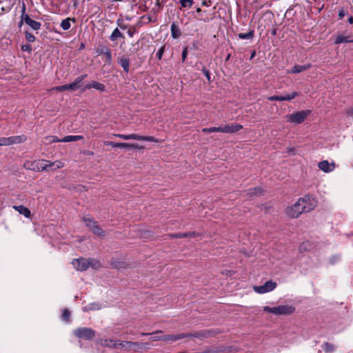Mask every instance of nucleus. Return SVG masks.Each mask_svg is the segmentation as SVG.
<instances>
[{
    "mask_svg": "<svg viewBox=\"0 0 353 353\" xmlns=\"http://www.w3.org/2000/svg\"><path fill=\"white\" fill-rule=\"evenodd\" d=\"M68 85L70 90H76L80 87V85H77L74 82L69 83Z\"/></svg>",
    "mask_w": 353,
    "mask_h": 353,
    "instance_id": "obj_60",
    "label": "nucleus"
},
{
    "mask_svg": "<svg viewBox=\"0 0 353 353\" xmlns=\"http://www.w3.org/2000/svg\"><path fill=\"white\" fill-rule=\"evenodd\" d=\"M345 114L347 116L353 117V107L347 109L345 110Z\"/></svg>",
    "mask_w": 353,
    "mask_h": 353,
    "instance_id": "obj_61",
    "label": "nucleus"
},
{
    "mask_svg": "<svg viewBox=\"0 0 353 353\" xmlns=\"http://www.w3.org/2000/svg\"><path fill=\"white\" fill-rule=\"evenodd\" d=\"M150 341H163V335L160 336H154L150 337Z\"/></svg>",
    "mask_w": 353,
    "mask_h": 353,
    "instance_id": "obj_57",
    "label": "nucleus"
},
{
    "mask_svg": "<svg viewBox=\"0 0 353 353\" xmlns=\"http://www.w3.org/2000/svg\"><path fill=\"white\" fill-rule=\"evenodd\" d=\"M97 52L98 54H103L105 57V61L108 64H110L112 62V52L111 50L105 46H100L97 49Z\"/></svg>",
    "mask_w": 353,
    "mask_h": 353,
    "instance_id": "obj_16",
    "label": "nucleus"
},
{
    "mask_svg": "<svg viewBox=\"0 0 353 353\" xmlns=\"http://www.w3.org/2000/svg\"><path fill=\"white\" fill-rule=\"evenodd\" d=\"M139 235L141 238L148 239L153 236V232L149 230H141Z\"/></svg>",
    "mask_w": 353,
    "mask_h": 353,
    "instance_id": "obj_42",
    "label": "nucleus"
},
{
    "mask_svg": "<svg viewBox=\"0 0 353 353\" xmlns=\"http://www.w3.org/2000/svg\"><path fill=\"white\" fill-rule=\"evenodd\" d=\"M112 265L116 268H125L126 264L125 262H123V261H114V262H112Z\"/></svg>",
    "mask_w": 353,
    "mask_h": 353,
    "instance_id": "obj_50",
    "label": "nucleus"
},
{
    "mask_svg": "<svg viewBox=\"0 0 353 353\" xmlns=\"http://www.w3.org/2000/svg\"><path fill=\"white\" fill-rule=\"evenodd\" d=\"M72 264L74 267V268L78 271H85L88 268V259L80 257L79 259H74L72 261Z\"/></svg>",
    "mask_w": 353,
    "mask_h": 353,
    "instance_id": "obj_12",
    "label": "nucleus"
},
{
    "mask_svg": "<svg viewBox=\"0 0 353 353\" xmlns=\"http://www.w3.org/2000/svg\"><path fill=\"white\" fill-rule=\"evenodd\" d=\"M237 36L240 39L252 40L254 36V31L253 30H249L247 33H239Z\"/></svg>",
    "mask_w": 353,
    "mask_h": 353,
    "instance_id": "obj_30",
    "label": "nucleus"
},
{
    "mask_svg": "<svg viewBox=\"0 0 353 353\" xmlns=\"http://www.w3.org/2000/svg\"><path fill=\"white\" fill-rule=\"evenodd\" d=\"M46 165L47 166V170H48L49 168L54 167L53 170L60 169L63 168L64 163L61 162V161H50L46 160Z\"/></svg>",
    "mask_w": 353,
    "mask_h": 353,
    "instance_id": "obj_24",
    "label": "nucleus"
},
{
    "mask_svg": "<svg viewBox=\"0 0 353 353\" xmlns=\"http://www.w3.org/2000/svg\"><path fill=\"white\" fill-rule=\"evenodd\" d=\"M243 125L239 123H231L222 126V133L233 134L243 129Z\"/></svg>",
    "mask_w": 353,
    "mask_h": 353,
    "instance_id": "obj_14",
    "label": "nucleus"
},
{
    "mask_svg": "<svg viewBox=\"0 0 353 353\" xmlns=\"http://www.w3.org/2000/svg\"><path fill=\"white\" fill-rule=\"evenodd\" d=\"M25 23L29 26L34 30H39L41 28V24L40 22L32 19L29 15L23 17Z\"/></svg>",
    "mask_w": 353,
    "mask_h": 353,
    "instance_id": "obj_19",
    "label": "nucleus"
},
{
    "mask_svg": "<svg viewBox=\"0 0 353 353\" xmlns=\"http://www.w3.org/2000/svg\"><path fill=\"white\" fill-rule=\"evenodd\" d=\"M71 20H72L74 22L75 21L74 18H73V19L67 18V19L62 20V21L61 23V27L63 30H68L70 28V26H71L70 21Z\"/></svg>",
    "mask_w": 353,
    "mask_h": 353,
    "instance_id": "obj_35",
    "label": "nucleus"
},
{
    "mask_svg": "<svg viewBox=\"0 0 353 353\" xmlns=\"http://www.w3.org/2000/svg\"><path fill=\"white\" fill-rule=\"evenodd\" d=\"M187 55H188V48L184 47L183 49V51H182V54H181L182 62H185V61L186 60V58H187Z\"/></svg>",
    "mask_w": 353,
    "mask_h": 353,
    "instance_id": "obj_54",
    "label": "nucleus"
},
{
    "mask_svg": "<svg viewBox=\"0 0 353 353\" xmlns=\"http://www.w3.org/2000/svg\"><path fill=\"white\" fill-rule=\"evenodd\" d=\"M150 348V345L149 343H141V342H134L133 350L134 352H138L143 349H149Z\"/></svg>",
    "mask_w": 353,
    "mask_h": 353,
    "instance_id": "obj_27",
    "label": "nucleus"
},
{
    "mask_svg": "<svg viewBox=\"0 0 353 353\" xmlns=\"http://www.w3.org/2000/svg\"><path fill=\"white\" fill-rule=\"evenodd\" d=\"M12 208L19 214H23L26 218H30L31 216L30 210L23 205H14Z\"/></svg>",
    "mask_w": 353,
    "mask_h": 353,
    "instance_id": "obj_22",
    "label": "nucleus"
},
{
    "mask_svg": "<svg viewBox=\"0 0 353 353\" xmlns=\"http://www.w3.org/2000/svg\"><path fill=\"white\" fill-rule=\"evenodd\" d=\"M188 335H185V333L178 334H168L163 335V341H176L177 340L187 338Z\"/></svg>",
    "mask_w": 353,
    "mask_h": 353,
    "instance_id": "obj_20",
    "label": "nucleus"
},
{
    "mask_svg": "<svg viewBox=\"0 0 353 353\" xmlns=\"http://www.w3.org/2000/svg\"><path fill=\"white\" fill-rule=\"evenodd\" d=\"M185 335H188V337H194L198 339H205L208 338L212 335V331L210 330H202L199 332H196L194 333H185Z\"/></svg>",
    "mask_w": 353,
    "mask_h": 353,
    "instance_id": "obj_18",
    "label": "nucleus"
},
{
    "mask_svg": "<svg viewBox=\"0 0 353 353\" xmlns=\"http://www.w3.org/2000/svg\"><path fill=\"white\" fill-rule=\"evenodd\" d=\"M83 139V137L81 135H68L64 137L62 139V142H70V141H77L79 140Z\"/></svg>",
    "mask_w": 353,
    "mask_h": 353,
    "instance_id": "obj_32",
    "label": "nucleus"
},
{
    "mask_svg": "<svg viewBox=\"0 0 353 353\" xmlns=\"http://www.w3.org/2000/svg\"><path fill=\"white\" fill-rule=\"evenodd\" d=\"M87 77V74H82L78 77H77L73 81L77 85H80L79 84L82 82V81Z\"/></svg>",
    "mask_w": 353,
    "mask_h": 353,
    "instance_id": "obj_51",
    "label": "nucleus"
},
{
    "mask_svg": "<svg viewBox=\"0 0 353 353\" xmlns=\"http://www.w3.org/2000/svg\"><path fill=\"white\" fill-rule=\"evenodd\" d=\"M26 4L24 3H23L22 7H21V20L19 21V27H21L23 25V23H25V19H23V17L26 15H28V14H26Z\"/></svg>",
    "mask_w": 353,
    "mask_h": 353,
    "instance_id": "obj_40",
    "label": "nucleus"
},
{
    "mask_svg": "<svg viewBox=\"0 0 353 353\" xmlns=\"http://www.w3.org/2000/svg\"><path fill=\"white\" fill-rule=\"evenodd\" d=\"M113 137L120 138L123 140H138V141H146L154 143H162L163 141H161L154 137L152 136H142L137 134H113Z\"/></svg>",
    "mask_w": 353,
    "mask_h": 353,
    "instance_id": "obj_3",
    "label": "nucleus"
},
{
    "mask_svg": "<svg viewBox=\"0 0 353 353\" xmlns=\"http://www.w3.org/2000/svg\"><path fill=\"white\" fill-rule=\"evenodd\" d=\"M88 268H92L94 270L99 269L101 267V263L99 260L89 258L88 259Z\"/></svg>",
    "mask_w": 353,
    "mask_h": 353,
    "instance_id": "obj_29",
    "label": "nucleus"
},
{
    "mask_svg": "<svg viewBox=\"0 0 353 353\" xmlns=\"http://www.w3.org/2000/svg\"><path fill=\"white\" fill-rule=\"evenodd\" d=\"M181 34V32L179 27L173 23L171 25V35L174 39H178Z\"/></svg>",
    "mask_w": 353,
    "mask_h": 353,
    "instance_id": "obj_31",
    "label": "nucleus"
},
{
    "mask_svg": "<svg viewBox=\"0 0 353 353\" xmlns=\"http://www.w3.org/2000/svg\"><path fill=\"white\" fill-rule=\"evenodd\" d=\"M27 137L24 134L10 137H0V146H8L25 142Z\"/></svg>",
    "mask_w": 353,
    "mask_h": 353,
    "instance_id": "obj_7",
    "label": "nucleus"
},
{
    "mask_svg": "<svg viewBox=\"0 0 353 353\" xmlns=\"http://www.w3.org/2000/svg\"><path fill=\"white\" fill-rule=\"evenodd\" d=\"M91 88H94L101 92H103L105 91V86L101 83H99L96 81H92V82L88 83L85 87V89L88 90H90Z\"/></svg>",
    "mask_w": 353,
    "mask_h": 353,
    "instance_id": "obj_21",
    "label": "nucleus"
},
{
    "mask_svg": "<svg viewBox=\"0 0 353 353\" xmlns=\"http://www.w3.org/2000/svg\"><path fill=\"white\" fill-rule=\"evenodd\" d=\"M83 221L85 222V225L92 231L93 228H95L98 225V222L94 220L90 216H84Z\"/></svg>",
    "mask_w": 353,
    "mask_h": 353,
    "instance_id": "obj_23",
    "label": "nucleus"
},
{
    "mask_svg": "<svg viewBox=\"0 0 353 353\" xmlns=\"http://www.w3.org/2000/svg\"><path fill=\"white\" fill-rule=\"evenodd\" d=\"M21 50L23 52H28V53H32V48L30 44H23L21 46Z\"/></svg>",
    "mask_w": 353,
    "mask_h": 353,
    "instance_id": "obj_49",
    "label": "nucleus"
},
{
    "mask_svg": "<svg viewBox=\"0 0 353 353\" xmlns=\"http://www.w3.org/2000/svg\"><path fill=\"white\" fill-rule=\"evenodd\" d=\"M92 232L94 234L100 237H104L105 236V231L103 230L99 224L97 225L95 228H93Z\"/></svg>",
    "mask_w": 353,
    "mask_h": 353,
    "instance_id": "obj_34",
    "label": "nucleus"
},
{
    "mask_svg": "<svg viewBox=\"0 0 353 353\" xmlns=\"http://www.w3.org/2000/svg\"><path fill=\"white\" fill-rule=\"evenodd\" d=\"M24 34L28 42L32 43L36 41V37L29 31H25Z\"/></svg>",
    "mask_w": 353,
    "mask_h": 353,
    "instance_id": "obj_43",
    "label": "nucleus"
},
{
    "mask_svg": "<svg viewBox=\"0 0 353 353\" xmlns=\"http://www.w3.org/2000/svg\"><path fill=\"white\" fill-rule=\"evenodd\" d=\"M134 342L132 341H126V346L125 349L128 351L133 350Z\"/></svg>",
    "mask_w": 353,
    "mask_h": 353,
    "instance_id": "obj_56",
    "label": "nucleus"
},
{
    "mask_svg": "<svg viewBox=\"0 0 353 353\" xmlns=\"http://www.w3.org/2000/svg\"><path fill=\"white\" fill-rule=\"evenodd\" d=\"M353 0H333L332 10L338 12L339 19H342L352 10Z\"/></svg>",
    "mask_w": 353,
    "mask_h": 353,
    "instance_id": "obj_1",
    "label": "nucleus"
},
{
    "mask_svg": "<svg viewBox=\"0 0 353 353\" xmlns=\"http://www.w3.org/2000/svg\"><path fill=\"white\" fill-rule=\"evenodd\" d=\"M347 21L350 24H353V17L352 16H350L348 19H347Z\"/></svg>",
    "mask_w": 353,
    "mask_h": 353,
    "instance_id": "obj_64",
    "label": "nucleus"
},
{
    "mask_svg": "<svg viewBox=\"0 0 353 353\" xmlns=\"http://www.w3.org/2000/svg\"><path fill=\"white\" fill-rule=\"evenodd\" d=\"M161 333H163V332L161 330H157V331H155L154 332H152V333L141 332V336H148V335H154V334H161Z\"/></svg>",
    "mask_w": 353,
    "mask_h": 353,
    "instance_id": "obj_59",
    "label": "nucleus"
},
{
    "mask_svg": "<svg viewBox=\"0 0 353 353\" xmlns=\"http://www.w3.org/2000/svg\"><path fill=\"white\" fill-rule=\"evenodd\" d=\"M62 319L65 321H69L70 317V312L68 309H64L63 310L62 314Z\"/></svg>",
    "mask_w": 353,
    "mask_h": 353,
    "instance_id": "obj_45",
    "label": "nucleus"
},
{
    "mask_svg": "<svg viewBox=\"0 0 353 353\" xmlns=\"http://www.w3.org/2000/svg\"><path fill=\"white\" fill-rule=\"evenodd\" d=\"M74 334L77 337L85 340H91L96 335L94 330L88 327H79L74 331Z\"/></svg>",
    "mask_w": 353,
    "mask_h": 353,
    "instance_id": "obj_8",
    "label": "nucleus"
},
{
    "mask_svg": "<svg viewBox=\"0 0 353 353\" xmlns=\"http://www.w3.org/2000/svg\"><path fill=\"white\" fill-rule=\"evenodd\" d=\"M202 72H203V74L205 75V77L207 78L208 81L209 83H210L212 81H211L210 72L209 70H208L205 67H203L202 69Z\"/></svg>",
    "mask_w": 353,
    "mask_h": 353,
    "instance_id": "obj_52",
    "label": "nucleus"
},
{
    "mask_svg": "<svg viewBox=\"0 0 353 353\" xmlns=\"http://www.w3.org/2000/svg\"><path fill=\"white\" fill-rule=\"evenodd\" d=\"M212 132H222V126L211 127V133Z\"/></svg>",
    "mask_w": 353,
    "mask_h": 353,
    "instance_id": "obj_58",
    "label": "nucleus"
},
{
    "mask_svg": "<svg viewBox=\"0 0 353 353\" xmlns=\"http://www.w3.org/2000/svg\"><path fill=\"white\" fill-rule=\"evenodd\" d=\"M118 63L123 68L126 72H129L130 69V59L127 57H121L119 59Z\"/></svg>",
    "mask_w": 353,
    "mask_h": 353,
    "instance_id": "obj_28",
    "label": "nucleus"
},
{
    "mask_svg": "<svg viewBox=\"0 0 353 353\" xmlns=\"http://www.w3.org/2000/svg\"><path fill=\"white\" fill-rule=\"evenodd\" d=\"M203 133H211V128H205L202 129Z\"/></svg>",
    "mask_w": 353,
    "mask_h": 353,
    "instance_id": "obj_63",
    "label": "nucleus"
},
{
    "mask_svg": "<svg viewBox=\"0 0 353 353\" xmlns=\"http://www.w3.org/2000/svg\"><path fill=\"white\" fill-rule=\"evenodd\" d=\"M353 42V40H349L348 37L343 36L342 34L338 35L334 41L335 44H339L342 43Z\"/></svg>",
    "mask_w": 353,
    "mask_h": 353,
    "instance_id": "obj_36",
    "label": "nucleus"
},
{
    "mask_svg": "<svg viewBox=\"0 0 353 353\" xmlns=\"http://www.w3.org/2000/svg\"><path fill=\"white\" fill-rule=\"evenodd\" d=\"M318 168L323 172L327 173L333 171L336 165L334 162L330 163L327 160H324L318 163Z\"/></svg>",
    "mask_w": 353,
    "mask_h": 353,
    "instance_id": "obj_15",
    "label": "nucleus"
},
{
    "mask_svg": "<svg viewBox=\"0 0 353 353\" xmlns=\"http://www.w3.org/2000/svg\"><path fill=\"white\" fill-rule=\"evenodd\" d=\"M168 236L171 239H181V238H186V237H196L201 236V233L196 232H188L184 233H174V234H168Z\"/></svg>",
    "mask_w": 353,
    "mask_h": 353,
    "instance_id": "obj_17",
    "label": "nucleus"
},
{
    "mask_svg": "<svg viewBox=\"0 0 353 353\" xmlns=\"http://www.w3.org/2000/svg\"><path fill=\"white\" fill-rule=\"evenodd\" d=\"M125 346H126V341H120L119 348H121V349L125 348Z\"/></svg>",
    "mask_w": 353,
    "mask_h": 353,
    "instance_id": "obj_62",
    "label": "nucleus"
},
{
    "mask_svg": "<svg viewBox=\"0 0 353 353\" xmlns=\"http://www.w3.org/2000/svg\"><path fill=\"white\" fill-rule=\"evenodd\" d=\"M165 45H163L159 49V50L157 51V57L159 60H161L162 59V57H163V54L165 52Z\"/></svg>",
    "mask_w": 353,
    "mask_h": 353,
    "instance_id": "obj_46",
    "label": "nucleus"
},
{
    "mask_svg": "<svg viewBox=\"0 0 353 353\" xmlns=\"http://www.w3.org/2000/svg\"><path fill=\"white\" fill-rule=\"evenodd\" d=\"M263 192V190L260 187H254L253 188H250L248 190H246V194L249 196L250 197L256 196V195H261Z\"/></svg>",
    "mask_w": 353,
    "mask_h": 353,
    "instance_id": "obj_26",
    "label": "nucleus"
},
{
    "mask_svg": "<svg viewBox=\"0 0 353 353\" xmlns=\"http://www.w3.org/2000/svg\"><path fill=\"white\" fill-rule=\"evenodd\" d=\"M311 114V110H301L286 116L287 121L294 124H301Z\"/></svg>",
    "mask_w": 353,
    "mask_h": 353,
    "instance_id": "obj_5",
    "label": "nucleus"
},
{
    "mask_svg": "<svg viewBox=\"0 0 353 353\" xmlns=\"http://www.w3.org/2000/svg\"><path fill=\"white\" fill-rule=\"evenodd\" d=\"M193 3V0H180L179 3L181 6L180 9H181L182 8H190L192 7Z\"/></svg>",
    "mask_w": 353,
    "mask_h": 353,
    "instance_id": "obj_38",
    "label": "nucleus"
},
{
    "mask_svg": "<svg viewBox=\"0 0 353 353\" xmlns=\"http://www.w3.org/2000/svg\"><path fill=\"white\" fill-rule=\"evenodd\" d=\"M263 311L268 313L273 314L276 316L290 315L295 311V307L291 305H279L276 307H263Z\"/></svg>",
    "mask_w": 353,
    "mask_h": 353,
    "instance_id": "obj_2",
    "label": "nucleus"
},
{
    "mask_svg": "<svg viewBox=\"0 0 353 353\" xmlns=\"http://www.w3.org/2000/svg\"><path fill=\"white\" fill-rule=\"evenodd\" d=\"M45 163V159L26 161L23 163V168L26 170H32L34 172H40L43 170L47 171V166Z\"/></svg>",
    "mask_w": 353,
    "mask_h": 353,
    "instance_id": "obj_6",
    "label": "nucleus"
},
{
    "mask_svg": "<svg viewBox=\"0 0 353 353\" xmlns=\"http://www.w3.org/2000/svg\"><path fill=\"white\" fill-rule=\"evenodd\" d=\"M301 199H302L303 201L301 203L305 212H309L313 210L317 205L316 200L309 195H305L303 197H301Z\"/></svg>",
    "mask_w": 353,
    "mask_h": 353,
    "instance_id": "obj_10",
    "label": "nucleus"
},
{
    "mask_svg": "<svg viewBox=\"0 0 353 353\" xmlns=\"http://www.w3.org/2000/svg\"><path fill=\"white\" fill-rule=\"evenodd\" d=\"M101 308V305L99 303H90L87 306L83 307V311L88 312L90 310H99Z\"/></svg>",
    "mask_w": 353,
    "mask_h": 353,
    "instance_id": "obj_37",
    "label": "nucleus"
},
{
    "mask_svg": "<svg viewBox=\"0 0 353 353\" xmlns=\"http://www.w3.org/2000/svg\"><path fill=\"white\" fill-rule=\"evenodd\" d=\"M52 90H55L56 91H58V92H63L65 90H70V88H69L68 84H65V85L55 87V88H52Z\"/></svg>",
    "mask_w": 353,
    "mask_h": 353,
    "instance_id": "obj_47",
    "label": "nucleus"
},
{
    "mask_svg": "<svg viewBox=\"0 0 353 353\" xmlns=\"http://www.w3.org/2000/svg\"><path fill=\"white\" fill-rule=\"evenodd\" d=\"M276 287V283L270 280L266 281L263 285H255L253 287V290L258 294H265L274 290Z\"/></svg>",
    "mask_w": 353,
    "mask_h": 353,
    "instance_id": "obj_9",
    "label": "nucleus"
},
{
    "mask_svg": "<svg viewBox=\"0 0 353 353\" xmlns=\"http://www.w3.org/2000/svg\"><path fill=\"white\" fill-rule=\"evenodd\" d=\"M50 143H58L62 142L61 139H59L57 136H48L46 137Z\"/></svg>",
    "mask_w": 353,
    "mask_h": 353,
    "instance_id": "obj_48",
    "label": "nucleus"
},
{
    "mask_svg": "<svg viewBox=\"0 0 353 353\" xmlns=\"http://www.w3.org/2000/svg\"><path fill=\"white\" fill-rule=\"evenodd\" d=\"M117 23L122 30H125L127 28V26L124 24L123 19H117Z\"/></svg>",
    "mask_w": 353,
    "mask_h": 353,
    "instance_id": "obj_53",
    "label": "nucleus"
},
{
    "mask_svg": "<svg viewBox=\"0 0 353 353\" xmlns=\"http://www.w3.org/2000/svg\"><path fill=\"white\" fill-rule=\"evenodd\" d=\"M299 93L298 92H292L290 94H285V96L273 95L268 97V99L270 101H291L295 97H298Z\"/></svg>",
    "mask_w": 353,
    "mask_h": 353,
    "instance_id": "obj_13",
    "label": "nucleus"
},
{
    "mask_svg": "<svg viewBox=\"0 0 353 353\" xmlns=\"http://www.w3.org/2000/svg\"><path fill=\"white\" fill-rule=\"evenodd\" d=\"M3 3V1H0V6ZM11 5L8 4L6 6H2L0 7V14H3L6 12H8L11 10Z\"/></svg>",
    "mask_w": 353,
    "mask_h": 353,
    "instance_id": "obj_41",
    "label": "nucleus"
},
{
    "mask_svg": "<svg viewBox=\"0 0 353 353\" xmlns=\"http://www.w3.org/2000/svg\"><path fill=\"white\" fill-rule=\"evenodd\" d=\"M123 34L119 31L118 28H116L110 36V39L112 41H116L118 38H123Z\"/></svg>",
    "mask_w": 353,
    "mask_h": 353,
    "instance_id": "obj_33",
    "label": "nucleus"
},
{
    "mask_svg": "<svg viewBox=\"0 0 353 353\" xmlns=\"http://www.w3.org/2000/svg\"><path fill=\"white\" fill-rule=\"evenodd\" d=\"M105 342H107L106 345L109 347H114V348H119L120 340H115V341L108 340V341H105Z\"/></svg>",
    "mask_w": 353,
    "mask_h": 353,
    "instance_id": "obj_44",
    "label": "nucleus"
},
{
    "mask_svg": "<svg viewBox=\"0 0 353 353\" xmlns=\"http://www.w3.org/2000/svg\"><path fill=\"white\" fill-rule=\"evenodd\" d=\"M312 67L311 64L308 63L303 65H295L291 70V73H300L310 69Z\"/></svg>",
    "mask_w": 353,
    "mask_h": 353,
    "instance_id": "obj_25",
    "label": "nucleus"
},
{
    "mask_svg": "<svg viewBox=\"0 0 353 353\" xmlns=\"http://www.w3.org/2000/svg\"><path fill=\"white\" fill-rule=\"evenodd\" d=\"M136 32H137V30H136L135 27H131L128 30V34L130 37H133L134 35L136 34Z\"/></svg>",
    "mask_w": 353,
    "mask_h": 353,
    "instance_id": "obj_55",
    "label": "nucleus"
},
{
    "mask_svg": "<svg viewBox=\"0 0 353 353\" xmlns=\"http://www.w3.org/2000/svg\"><path fill=\"white\" fill-rule=\"evenodd\" d=\"M301 202H303L302 199L299 198L295 203L285 208V212L288 217L290 219H296L302 213L305 212Z\"/></svg>",
    "mask_w": 353,
    "mask_h": 353,
    "instance_id": "obj_4",
    "label": "nucleus"
},
{
    "mask_svg": "<svg viewBox=\"0 0 353 353\" xmlns=\"http://www.w3.org/2000/svg\"><path fill=\"white\" fill-rule=\"evenodd\" d=\"M323 350L327 353L332 352L334 350V346L333 344L330 343L328 342L324 343L323 345Z\"/></svg>",
    "mask_w": 353,
    "mask_h": 353,
    "instance_id": "obj_39",
    "label": "nucleus"
},
{
    "mask_svg": "<svg viewBox=\"0 0 353 353\" xmlns=\"http://www.w3.org/2000/svg\"><path fill=\"white\" fill-rule=\"evenodd\" d=\"M104 144L105 145H110L112 148H133V149H143V146L139 145L136 143H117L114 141H105Z\"/></svg>",
    "mask_w": 353,
    "mask_h": 353,
    "instance_id": "obj_11",
    "label": "nucleus"
}]
</instances>
